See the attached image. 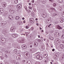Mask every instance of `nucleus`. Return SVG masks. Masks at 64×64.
Returning <instances> with one entry per match:
<instances>
[{"instance_id": "49", "label": "nucleus", "mask_w": 64, "mask_h": 64, "mask_svg": "<svg viewBox=\"0 0 64 64\" xmlns=\"http://www.w3.org/2000/svg\"><path fill=\"white\" fill-rule=\"evenodd\" d=\"M57 40H58V39H56V40H55V42H56V43H58V42H57Z\"/></svg>"}, {"instance_id": "63", "label": "nucleus", "mask_w": 64, "mask_h": 64, "mask_svg": "<svg viewBox=\"0 0 64 64\" xmlns=\"http://www.w3.org/2000/svg\"><path fill=\"white\" fill-rule=\"evenodd\" d=\"M29 4L30 5H31V3H29Z\"/></svg>"}, {"instance_id": "2", "label": "nucleus", "mask_w": 64, "mask_h": 64, "mask_svg": "<svg viewBox=\"0 0 64 64\" xmlns=\"http://www.w3.org/2000/svg\"><path fill=\"white\" fill-rule=\"evenodd\" d=\"M24 55H26L28 58H29L30 57V54H29V53L28 52H26L24 53Z\"/></svg>"}, {"instance_id": "8", "label": "nucleus", "mask_w": 64, "mask_h": 64, "mask_svg": "<svg viewBox=\"0 0 64 64\" xmlns=\"http://www.w3.org/2000/svg\"><path fill=\"white\" fill-rule=\"evenodd\" d=\"M57 8L60 11H61L62 10V6H58L57 7Z\"/></svg>"}, {"instance_id": "22", "label": "nucleus", "mask_w": 64, "mask_h": 64, "mask_svg": "<svg viewBox=\"0 0 64 64\" xmlns=\"http://www.w3.org/2000/svg\"><path fill=\"white\" fill-rule=\"evenodd\" d=\"M41 47L42 49H45V46H41Z\"/></svg>"}, {"instance_id": "31", "label": "nucleus", "mask_w": 64, "mask_h": 64, "mask_svg": "<svg viewBox=\"0 0 64 64\" xmlns=\"http://www.w3.org/2000/svg\"><path fill=\"white\" fill-rule=\"evenodd\" d=\"M62 39H64V34L62 35V36L61 37Z\"/></svg>"}, {"instance_id": "19", "label": "nucleus", "mask_w": 64, "mask_h": 64, "mask_svg": "<svg viewBox=\"0 0 64 64\" xmlns=\"http://www.w3.org/2000/svg\"><path fill=\"white\" fill-rule=\"evenodd\" d=\"M42 39H40L39 40H38V42H42Z\"/></svg>"}, {"instance_id": "3", "label": "nucleus", "mask_w": 64, "mask_h": 64, "mask_svg": "<svg viewBox=\"0 0 64 64\" xmlns=\"http://www.w3.org/2000/svg\"><path fill=\"white\" fill-rule=\"evenodd\" d=\"M36 57L37 59L39 60H41L43 59V57L40 55H38L36 56Z\"/></svg>"}, {"instance_id": "18", "label": "nucleus", "mask_w": 64, "mask_h": 64, "mask_svg": "<svg viewBox=\"0 0 64 64\" xmlns=\"http://www.w3.org/2000/svg\"><path fill=\"white\" fill-rule=\"evenodd\" d=\"M6 5H7L6 3H4L2 4V6L4 7H5L6 6Z\"/></svg>"}, {"instance_id": "27", "label": "nucleus", "mask_w": 64, "mask_h": 64, "mask_svg": "<svg viewBox=\"0 0 64 64\" xmlns=\"http://www.w3.org/2000/svg\"><path fill=\"white\" fill-rule=\"evenodd\" d=\"M44 58H46L47 57V54H46L44 55Z\"/></svg>"}, {"instance_id": "52", "label": "nucleus", "mask_w": 64, "mask_h": 64, "mask_svg": "<svg viewBox=\"0 0 64 64\" xmlns=\"http://www.w3.org/2000/svg\"><path fill=\"white\" fill-rule=\"evenodd\" d=\"M52 51H55V49H53L52 50Z\"/></svg>"}, {"instance_id": "24", "label": "nucleus", "mask_w": 64, "mask_h": 64, "mask_svg": "<svg viewBox=\"0 0 64 64\" xmlns=\"http://www.w3.org/2000/svg\"><path fill=\"white\" fill-rule=\"evenodd\" d=\"M61 15L62 17H64V12H62L61 14Z\"/></svg>"}, {"instance_id": "39", "label": "nucleus", "mask_w": 64, "mask_h": 64, "mask_svg": "<svg viewBox=\"0 0 64 64\" xmlns=\"http://www.w3.org/2000/svg\"><path fill=\"white\" fill-rule=\"evenodd\" d=\"M33 29H34V28H33V27H32L31 28V30H33Z\"/></svg>"}, {"instance_id": "59", "label": "nucleus", "mask_w": 64, "mask_h": 64, "mask_svg": "<svg viewBox=\"0 0 64 64\" xmlns=\"http://www.w3.org/2000/svg\"><path fill=\"white\" fill-rule=\"evenodd\" d=\"M29 1H30V0H27V2H29Z\"/></svg>"}, {"instance_id": "28", "label": "nucleus", "mask_w": 64, "mask_h": 64, "mask_svg": "<svg viewBox=\"0 0 64 64\" xmlns=\"http://www.w3.org/2000/svg\"><path fill=\"white\" fill-rule=\"evenodd\" d=\"M26 34V36H28V32H25Z\"/></svg>"}, {"instance_id": "38", "label": "nucleus", "mask_w": 64, "mask_h": 64, "mask_svg": "<svg viewBox=\"0 0 64 64\" xmlns=\"http://www.w3.org/2000/svg\"><path fill=\"white\" fill-rule=\"evenodd\" d=\"M14 36H14V37H17V36H18V34H14Z\"/></svg>"}, {"instance_id": "20", "label": "nucleus", "mask_w": 64, "mask_h": 64, "mask_svg": "<svg viewBox=\"0 0 64 64\" xmlns=\"http://www.w3.org/2000/svg\"><path fill=\"white\" fill-rule=\"evenodd\" d=\"M17 50L15 49L14 50V53L16 54V53H17Z\"/></svg>"}, {"instance_id": "51", "label": "nucleus", "mask_w": 64, "mask_h": 64, "mask_svg": "<svg viewBox=\"0 0 64 64\" xmlns=\"http://www.w3.org/2000/svg\"><path fill=\"white\" fill-rule=\"evenodd\" d=\"M29 9H32V8L31 6L29 7Z\"/></svg>"}, {"instance_id": "40", "label": "nucleus", "mask_w": 64, "mask_h": 64, "mask_svg": "<svg viewBox=\"0 0 64 64\" xmlns=\"http://www.w3.org/2000/svg\"><path fill=\"white\" fill-rule=\"evenodd\" d=\"M61 49H63L64 48V46H62V47H60Z\"/></svg>"}, {"instance_id": "37", "label": "nucleus", "mask_w": 64, "mask_h": 64, "mask_svg": "<svg viewBox=\"0 0 64 64\" xmlns=\"http://www.w3.org/2000/svg\"><path fill=\"white\" fill-rule=\"evenodd\" d=\"M26 29H28V28H29V26H26Z\"/></svg>"}, {"instance_id": "53", "label": "nucleus", "mask_w": 64, "mask_h": 64, "mask_svg": "<svg viewBox=\"0 0 64 64\" xmlns=\"http://www.w3.org/2000/svg\"><path fill=\"white\" fill-rule=\"evenodd\" d=\"M24 22V23H25V20H24V22Z\"/></svg>"}, {"instance_id": "17", "label": "nucleus", "mask_w": 64, "mask_h": 64, "mask_svg": "<svg viewBox=\"0 0 64 64\" xmlns=\"http://www.w3.org/2000/svg\"><path fill=\"white\" fill-rule=\"evenodd\" d=\"M10 12L11 13H13L14 12V11L13 10L11 9L10 10Z\"/></svg>"}, {"instance_id": "33", "label": "nucleus", "mask_w": 64, "mask_h": 64, "mask_svg": "<svg viewBox=\"0 0 64 64\" xmlns=\"http://www.w3.org/2000/svg\"><path fill=\"white\" fill-rule=\"evenodd\" d=\"M24 8H25L26 10V11H27V6H24Z\"/></svg>"}, {"instance_id": "64", "label": "nucleus", "mask_w": 64, "mask_h": 64, "mask_svg": "<svg viewBox=\"0 0 64 64\" xmlns=\"http://www.w3.org/2000/svg\"><path fill=\"white\" fill-rule=\"evenodd\" d=\"M50 63L51 64H52V62H51Z\"/></svg>"}, {"instance_id": "47", "label": "nucleus", "mask_w": 64, "mask_h": 64, "mask_svg": "<svg viewBox=\"0 0 64 64\" xmlns=\"http://www.w3.org/2000/svg\"><path fill=\"white\" fill-rule=\"evenodd\" d=\"M14 64H19V62H14Z\"/></svg>"}, {"instance_id": "9", "label": "nucleus", "mask_w": 64, "mask_h": 64, "mask_svg": "<svg viewBox=\"0 0 64 64\" xmlns=\"http://www.w3.org/2000/svg\"><path fill=\"white\" fill-rule=\"evenodd\" d=\"M22 5H21V4H18L17 6V8H19V9H20L22 7Z\"/></svg>"}, {"instance_id": "57", "label": "nucleus", "mask_w": 64, "mask_h": 64, "mask_svg": "<svg viewBox=\"0 0 64 64\" xmlns=\"http://www.w3.org/2000/svg\"><path fill=\"white\" fill-rule=\"evenodd\" d=\"M23 62H25V60H23Z\"/></svg>"}, {"instance_id": "16", "label": "nucleus", "mask_w": 64, "mask_h": 64, "mask_svg": "<svg viewBox=\"0 0 64 64\" xmlns=\"http://www.w3.org/2000/svg\"><path fill=\"white\" fill-rule=\"evenodd\" d=\"M2 22L1 23V25H2L3 26L5 24H6V23H7V22Z\"/></svg>"}, {"instance_id": "13", "label": "nucleus", "mask_w": 64, "mask_h": 64, "mask_svg": "<svg viewBox=\"0 0 64 64\" xmlns=\"http://www.w3.org/2000/svg\"><path fill=\"white\" fill-rule=\"evenodd\" d=\"M60 22L61 23H62V22H64V19H63V18H60Z\"/></svg>"}, {"instance_id": "25", "label": "nucleus", "mask_w": 64, "mask_h": 64, "mask_svg": "<svg viewBox=\"0 0 64 64\" xmlns=\"http://www.w3.org/2000/svg\"><path fill=\"white\" fill-rule=\"evenodd\" d=\"M18 0H15L14 1V3L16 4H17V3H18Z\"/></svg>"}, {"instance_id": "35", "label": "nucleus", "mask_w": 64, "mask_h": 64, "mask_svg": "<svg viewBox=\"0 0 64 64\" xmlns=\"http://www.w3.org/2000/svg\"><path fill=\"white\" fill-rule=\"evenodd\" d=\"M20 43H23V42H24V41L23 40H20Z\"/></svg>"}, {"instance_id": "50", "label": "nucleus", "mask_w": 64, "mask_h": 64, "mask_svg": "<svg viewBox=\"0 0 64 64\" xmlns=\"http://www.w3.org/2000/svg\"><path fill=\"white\" fill-rule=\"evenodd\" d=\"M54 23L56 24H57V23H58V22H54Z\"/></svg>"}, {"instance_id": "60", "label": "nucleus", "mask_w": 64, "mask_h": 64, "mask_svg": "<svg viewBox=\"0 0 64 64\" xmlns=\"http://www.w3.org/2000/svg\"><path fill=\"white\" fill-rule=\"evenodd\" d=\"M51 47H53V46L52 45V44L51 45Z\"/></svg>"}, {"instance_id": "41", "label": "nucleus", "mask_w": 64, "mask_h": 64, "mask_svg": "<svg viewBox=\"0 0 64 64\" xmlns=\"http://www.w3.org/2000/svg\"><path fill=\"white\" fill-rule=\"evenodd\" d=\"M58 55V54H55V56H56V57H57Z\"/></svg>"}, {"instance_id": "44", "label": "nucleus", "mask_w": 64, "mask_h": 64, "mask_svg": "<svg viewBox=\"0 0 64 64\" xmlns=\"http://www.w3.org/2000/svg\"><path fill=\"white\" fill-rule=\"evenodd\" d=\"M50 9H51L52 10H55V9H54V8H51Z\"/></svg>"}, {"instance_id": "56", "label": "nucleus", "mask_w": 64, "mask_h": 64, "mask_svg": "<svg viewBox=\"0 0 64 64\" xmlns=\"http://www.w3.org/2000/svg\"><path fill=\"white\" fill-rule=\"evenodd\" d=\"M12 36H13V37H14L15 36V35H14V34L12 35Z\"/></svg>"}, {"instance_id": "48", "label": "nucleus", "mask_w": 64, "mask_h": 64, "mask_svg": "<svg viewBox=\"0 0 64 64\" xmlns=\"http://www.w3.org/2000/svg\"><path fill=\"white\" fill-rule=\"evenodd\" d=\"M24 35V36H25V34H21V35Z\"/></svg>"}, {"instance_id": "7", "label": "nucleus", "mask_w": 64, "mask_h": 64, "mask_svg": "<svg viewBox=\"0 0 64 64\" xmlns=\"http://www.w3.org/2000/svg\"><path fill=\"white\" fill-rule=\"evenodd\" d=\"M36 50L35 49H31L30 50V52H31V53H34L36 51Z\"/></svg>"}, {"instance_id": "14", "label": "nucleus", "mask_w": 64, "mask_h": 64, "mask_svg": "<svg viewBox=\"0 0 64 64\" xmlns=\"http://www.w3.org/2000/svg\"><path fill=\"white\" fill-rule=\"evenodd\" d=\"M34 46H38V44L37 42H35L34 43Z\"/></svg>"}, {"instance_id": "26", "label": "nucleus", "mask_w": 64, "mask_h": 64, "mask_svg": "<svg viewBox=\"0 0 64 64\" xmlns=\"http://www.w3.org/2000/svg\"><path fill=\"white\" fill-rule=\"evenodd\" d=\"M56 40L57 41V42H58V43H60V42H61V41H60V40H59V39H58L57 40H56Z\"/></svg>"}, {"instance_id": "11", "label": "nucleus", "mask_w": 64, "mask_h": 64, "mask_svg": "<svg viewBox=\"0 0 64 64\" xmlns=\"http://www.w3.org/2000/svg\"><path fill=\"white\" fill-rule=\"evenodd\" d=\"M57 27L59 30H61V29H62V27L59 25L57 26Z\"/></svg>"}, {"instance_id": "32", "label": "nucleus", "mask_w": 64, "mask_h": 64, "mask_svg": "<svg viewBox=\"0 0 64 64\" xmlns=\"http://www.w3.org/2000/svg\"><path fill=\"white\" fill-rule=\"evenodd\" d=\"M6 53H7V54H8V53H10V52H8V50H6Z\"/></svg>"}, {"instance_id": "42", "label": "nucleus", "mask_w": 64, "mask_h": 64, "mask_svg": "<svg viewBox=\"0 0 64 64\" xmlns=\"http://www.w3.org/2000/svg\"><path fill=\"white\" fill-rule=\"evenodd\" d=\"M50 1V2H54V0H49Z\"/></svg>"}, {"instance_id": "62", "label": "nucleus", "mask_w": 64, "mask_h": 64, "mask_svg": "<svg viewBox=\"0 0 64 64\" xmlns=\"http://www.w3.org/2000/svg\"><path fill=\"white\" fill-rule=\"evenodd\" d=\"M37 20H38V19H37V18H36V21H37Z\"/></svg>"}, {"instance_id": "46", "label": "nucleus", "mask_w": 64, "mask_h": 64, "mask_svg": "<svg viewBox=\"0 0 64 64\" xmlns=\"http://www.w3.org/2000/svg\"><path fill=\"white\" fill-rule=\"evenodd\" d=\"M36 64H40V62H36Z\"/></svg>"}, {"instance_id": "1", "label": "nucleus", "mask_w": 64, "mask_h": 64, "mask_svg": "<svg viewBox=\"0 0 64 64\" xmlns=\"http://www.w3.org/2000/svg\"><path fill=\"white\" fill-rule=\"evenodd\" d=\"M61 34V33L58 32H56L54 33V36L55 37H57L59 36Z\"/></svg>"}, {"instance_id": "36", "label": "nucleus", "mask_w": 64, "mask_h": 64, "mask_svg": "<svg viewBox=\"0 0 64 64\" xmlns=\"http://www.w3.org/2000/svg\"><path fill=\"white\" fill-rule=\"evenodd\" d=\"M30 62H28V64H32V62L30 60Z\"/></svg>"}, {"instance_id": "5", "label": "nucleus", "mask_w": 64, "mask_h": 64, "mask_svg": "<svg viewBox=\"0 0 64 64\" xmlns=\"http://www.w3.org/2000/svg\"><path fill=\"white\" fill-rule=\"evenodd\" d=\"M21 57L20 54H19L18 56H17L16 57V58L17 60H19L21 59Z\"/></svg>"}, {"instance_id": "29", "label": "nucleus", "mask_w": 64, "mask_h": 64, "mask_svg": "<svg viewBox=\"0 0 64 64\" xmlns=\"http://www.w3.org/2000/svg\"><path fill=\"white\" fill-rule=\"evenodd\" d=\"M0 39L2 40V42L4 41V40H2V36H0Z\"/></svg>"}, {"instance_id": "54", "label": "nucleus", "mask_w": 64, "mask_h": 64, "mask_svg": "<svg viewBox=\"0 0 64 64\" xmlns=\"http://www.w3.org/2000/svg\"><path fill=\"white\" fill-rule=\"evenodd\" d=\"M34 0H33L32 1V3H34Z\"/></svg>"}, {"instance_id": "58", "label": "nucleus", "mask_w": 64, "mask_h": 64, "mask_svg": "<svg viewBox=\"0 0 64 64\" xmlns=\"http://www.w3.org/2000/svg\"><path fill=\"white\" fill-rule=\"evenodd\" d=\"M22 20H24V18H22Z\"/></svg>"}, {"instance_id": "12", "label": "nucleus", "mask_w": 64, "mask_h": 64, "mask_svg": "<svg viewBox=\"0 0 64 64\" xmlns=\"http://www.w3.org/2000/svg\"><path fill=\"white\" fill-rule=\"evenodd\" d=\"M8 18L10 20H13V17L12 16H8Z\"/></svg>"}, {"instance_id": "61", "label": "nucleus", "mask_w": 64, "mask_h": 64, "mask_svg": "<svg viewBox=\"0 0 64 64\" xmlns=\"http://www.w3.org/2000/svg\"><path fill=\"white\" fill-rule=\"evenodd\" d=\"M30 47L31 48H32V45L30 46Z\"/></svg>"}, {"instance_id": "43", "label": "nucleus", "mask_w": 64, "mask_h": 64, "mask_svg": "<svg viewBox=\"0 0 64 64\" xmlns=\"http://www.w3.org/2000/svg\"><path fill=\"white\" fill-rule=\"evenodd\" d=\"M30 60H28V61L27 62H26V63H27V64H28L29 63V62H30Z\"/></svg>"}, {"instance_id": "21", "label": "nucleus", "mask_w": 64, "mask_h": 64, "mask_svg": "<svg viewBox=\"0 0 64 64\" xmlns=\"http://www.w3.org/2000/svg\"><path fill=\"white\" fill-rule=\"evenodd\" d=\"M63 2L62 0H59L58 1V2L59 3H61Z\"/></svg>"}, {"instance_id": "23", "label": "nucleus", "mask_w": 64, "mask_h": 64, "mask_svg": "<svg viewBox=\"0 0 64 64\" xmlns=\"http://www.w3.org/2000/svg\"><path fill=\"white\" fill-rule=\"evenodd\" d=\"M20 18L19 17V16H17L15 18L16 20H18V19H19Z\"/></svg>"}, {"instance_id": "15", "label": "nucleus", "mask_w": 64, "mask_h": 64, "mask_svg": "<svg viewBox=\"0 0 64 64\" xmlns=\"http://www.w3.org/2000/svg\"><path fill=\"white\" fill-rule=\"evenodd\" d=\"M4 12V10L2 8H0V13H3Z\"/></svg>"}, {"instance_id": "4", "label": "nucleus", "mask_w": 64, "mask_h": 64, "mask_svg": "<svg viewBox=\"0 0 64 64\" xmlns=\"http://www.w3.org/2000/svg\"><path fill=\"white\" fill-rule=\"evenodd\" d=\"M16 28V27H12L10 29V31L11 32H15Z\"/></svg>"}, {"instance_id": "55", "label": "nucleus", "mask_w": 64, "mask_h": 64, "mask_svg": "<svg viewBox=\"0 0 64 64\" xmlns=\"http://www.w3.org/2000/svg\"><path fill=\"white\" fill-rule=\"evenodd\" d=\"M5 56L6 57H8V56H7V54H5Z\"/></svg>"}, {"instance_id": "30", "label": "nucleus", "mask_w": 64, "mask_h": 64, "mask_svg": "<svg viewBox=\"0 0 64 64\" xmlns=\"http://www.w3.org/2000/svg\"><path fill=\"white\" fill-rule=\"evenodd\" d=\"M53 15H54V16H57V14L56 13H54Z\"/></svg>"}, {"instance_id": "10", "label": "nucleus", "mask_w": 64, "mask_h": 64, "mask_svg": "<svg viewBox=\"0 0 64 64\" xmlns=\"http://www.w3.org/2000/svg\"><path fill=\"white\" fill-rule=\"evenodd\" d=\"M22 48H24V49H26V48L27 46H26L23 44L22 46Z\"/></svg>"}, {"instance_id": "6", "label": "nucleus", "mask_w": 64, "mask_h": 64, "mask_svg": "<svg viewBox=\"0 0 64 64\" xmlns=\"http://www.w3.org/2000/svg\"><path fill=\"white\" fill-rule=\"evenodd\" d=\"M30 23H34V20L33 18H31L30 20Z\"/></svg>"}, {"instance_id": "34", "label": "nucleus", "mask_w": 64, "mask_h": 64, "mask_svg": "<svg viewBox=\"0 0 64 64\" xmlns=\"http://www.w3.org/2000/svg\"><path fill=\"white\" fill-rule=\"evenodd\" d=\"M26 11H27V12H28V13H30V12H31V11H30V10H26Z\"/></svg>"}, {"instance_id": "45", "label": "nucleus", "mask_w": 64, "mask_h": 64, "mask_svg": "<svg viewBox=\"0 0 64 64\" xmlns=\"http://www.w3.org/2000/svg\"><path fill=\"white\" fill-rule=\"evenodd\" d=\"M56 4L54 3V4H53V6H56Z\"/></svg>"}]
</instances>
